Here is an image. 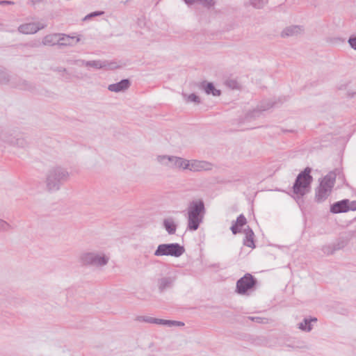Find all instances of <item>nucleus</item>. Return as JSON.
<instances>
[{"label":"nucleus","instance_id":"nucleus-17","mask_svg":"<svg viewBox=\"0 0 356 356\" xmlns=\"http://www.w3.org/2000/svg\"><path fill=\"white\" fill-rule=\"evenodd\" d=\"M59 46H74L80 41L79 37L59 33Z\"/></svg>","mask_w":356,"mask_h":356},{"label":"nucleus","instance_id":"nucleus-11","mask_svg":"<svg viewBox=\"0 0 356 356\" xmlns=\"http://www.w3.org/2000/svg\"><path fill=\"white\" fill-rule=\"evenodd\" d=\"M339 173L340 170L339 169H335L333 171H330L323 178L319 184V186L327 188L332 191L334 186L337 175V174L339 175Z\"/></svg>","mask_w":356,"mask_h":356},{"label":"nucleus","instance_id":"nucleus-47","mask_svg":"<svg viewBox=\"0 0 356 356\" xmlns=\"http://www.w3.org/2000/svg\"><path fill=\"white\" fill-rule=\"evenodd\" d=\"M26 82L24 81H23V84L21 85V86H17L18 88H19L20 89H26Z\"/></svg>","mask_w":356,"mask_h":356},{"label":"nucleus","instance_id":"nucleus-30","mask_svg":"<svg viewBox=\"0 0 356 356\" xmlns=\"http://www.w3.org/2000/svg\"><path fill=\"white\" fill-rule=\"evenodd\" d=\"M172 156H173L160 155L158 156L157 161L163 165H169L170 167Z\"/></svg>","mask_w":356,"mask_h":356},{"label":"nucleus","instance_id":"nucleus-36","mask_svg":"<svg viewBox=\"0 0 356 356\" xmlns=\"http://www.w3.org/2000/svg\"><path fill=\"white\" fill-rule=\"evenodd\" d=\"M136 320L140 322L153 323L154 318L147 316H138L136 317Z\"/></svg>","mask_w":356,"mask_h":356},{"label":"nucleus","instance_id":"nucleus-32","mask_svg":"<svg viewBox=\"0 0 356 356\" xmlns=\"http://www.w3.org/2000/svg\"><path fill=\"white\" fill-rule=\"evenodd\" d=\"M336 251L343 249L347 245V241L339 238L336 242L332 243Z\"/></svg>","mask_w":356,"mask_h":356},{"label":"nucleus","instance_id":"nucleus-38","mask_svg":"<svg viewBox=\"0 0 356 356\" xmlns=\"http://www.w3.org/2000/svg\"><path fill=\"white\" fill-rule=\"evenodd\" d=\"M227 86L232 89H238L239 83L234 79L228 80L227 81Z\"/></svg>","mask_w":356,"mask_h":356},{"label":"nucleus","instance_id":"nucleus-3","mask_svg":"<svg viewBox=\"0 0 356 356\" xmlns=\"http://www.w3.org/2000/svg\"><path fill=\"white\" fill-rule=\"evenodd\" d=\"M68 171L60 166L51 168L46 175V186L49 191H57L69 179Z\"/></svg>","mask_w":356,"mask_h":356},{"label":"nucleus","instance_id":"nucleus-27","mask_svg":"<svg viewBox=\"0 0 356 356\" xmlns=\"http://www.w3.org/2000/svg\"><path fill=\"white\" fill-rule=\"evenodd\" d=\"M287 346L293 349H309L308 346L305 341H294L291 343L287 344Z\"/></svg>","mask_w":356,"mask_h":356},{"label":"nucleus","instance_id":"nucleus-44","mask_svg":"<svg viewBox=\"0 0 356 356\" xmlns=\"http://www.w3.org/2000/svg\"><path fill=\"white\" fill-rule=\"evenodd\" d=\"M14 4V2L13 1H0V5H13Z\"/></svg>","mask_w":356,"mask_h":356},{"label":"nucleus","instance_id":"nucleus-26","mask_svg":"<svg viewBox=\"0 0 356 356\" xmlns=\"http://www.w3.org/2000/svg\"><path fill=\"white\" fill-rule=\"evenodd\" d=\"M186 5L191 6L195 3H200L204 6L210 8L215 4L214 0H182Z\"/></svg>","mask_w":356,"mask_h":356},{"label":"nucleus","instance_id":"nucleus-2","mask_svg":"<svg viewBox=\"0 0 356 356\" xmlns=\"http://www.w3.org/2000/svg\"><path fill=\"white\" fill-rule=\"evenodd\" d=\"M312 168H305L296 177L292 186L293 193L296 195L295 199H301L304 195L309 193L313 177L311 175Z\"/></svg>","mask_w":356,"mask_h":356},{"label":"nucleus","instance_id":"nucleus-10","mask_svg":"<svg viewBox=\"0 0 356 356\" xmlns=\"http://www.w3.org/2000/svg\"><path fill=\"white\" fill-rule=\"evenodd\" d=\"M176 276L163 277L158 280L157 286L160 293L171 289L174 287L176 282Z\"/></svg>","mask_w":356,"mask_h":356},{"label":"nucleus","instance_id":"nucleus-7","mask_svg":"<svg viewBox=\"0 0 356 356\" xmlns=\"http://www.w3.org/2000/svg\"><path fill=\"white\" fill-rule=\"evenodd\" d=\"M350 211H356V200L343 199L332 204L330 208L332 213H346Z\"/></svg>","mask_w":356,"mask_h":356},{"label":"nucleus","instance_id":"nucleus-24","mask_svg":"<svg viewBox=\"0 0 356 356\" xmlns=\"http://www.w3.org/2000/svg\"><path fill=\"white\" fill-rule=\"evenodd\" d=\"M59 33L47 35L42 40V44L49 46L59 45Z\"/></svg>","mask_w":356,"mask_h":356},{"label":"nucleus","instance_id":"nucleus-14","mask_svg":"<svg viewBox=\"0 0 356 356\" xmlns=\"http://www.w3.org/2000/svg\"><path fill=\"white\" fill-rule=\"evenodd\" d=\"M199 89L204 90L207 95L218 97L221 95L220 90L216 88L213 83L203 81L199 85Z\"/></svg>","mask_w":356,"mask_h":356},{"label":"nucleus","instance_id":"nucleus-42","mask_svg":"<svg viewBox=\"0 0 356 356\" xmlns=\"http://www.w3.org/2000/svg\"><path fill=\"white\" fill-rule=\"evenodd\" d=\"M84 63H87V60L79 59L74 61V63L78 65H85Z\"/></svg>","mask_w":356,"mask_h":356},{"label":"nucleus","instance_id":"nucleus-39","mask_svg":"<svg viewBox=\"0 0 356 356\" xmlns=\"http://www.w3.org/2000/svg\"><path fill=\"white\" fill-rule=\"evenodd\" d=\"M248 318L253 321V322H256V323H266V318H261V317H259V316H248Z\"/></svg>","mask_w":356,"mask_h":356},{"label":"nucleus","instance_id":"nucleus-8","mask_svg":"<svg viewBox=\"0 0 356 356\" xmlns=\"http://www.w3.org/2000/svg\"><path fill=\"white\" fill-rule=\"evenodd\" d=\"M0 141L7 143L14 146L25 147L27 145L26 140L23 138H16L12 136H8L6 133L0 131Z\"/></svg>","mask_w":356,"mask_h":356},{"label":"nucleus","instance_id":"nucleus-34","mask_svg":"<svg viewBox=\"0 0 356 356\" xmlns=\"http://www.w3.org/2000/svg\"><path fill=\"white\" fill-rule=\"evenodd\" d=\"M164 325H166L168 327L184 326V323L181 321H178L165 320Z\"/></svg>","mask_w":356,"mask_h":356},{"label":"nucleus","instance_id":"nucleus-20","mask_svg":"<svg viewBox=\"0 0 356 356\" xmlns=\"http://www.w3.org/2000/svg\"><path fill=\"white\" fill-rule=\"evenodd\" d=\"M331 191L321 186L316 189L315 201L318 203L324 202L330 195Z\"/></svg>","mask_w":356,"mask_h":356},{"label":"nucleus","instance_id":"nucleus-46","mask_svg":"<svg viewBox=\"0 0 356 356\" xmlns=\"http://www.w3.org/2000/svg\"><path fill=\"white\" fill-rule=\"evenodd\" d=\"M348 97L349 98H354L355 97H356V92H348Z\"/></svg>","mask_w":356,"mask_h":356},{"label":"nucleus","instance_id":"nucleus-45","mask_svg":"<svg viewBox=\"0 0 356 356\" xmlns=\"http://www.w3.org/2000/svg\"><path fill=\"white\" fill-rule=\"evenodd\" d=\"M55 71L58 72H65L67 71V70H66V68L63 67H56Z\"/></svg>","mask_w":356,"mask_h":356},{"label":"nucleus","instance_id":"nucleus-15","mask_svg":"<svg viewBox=\"0 0 356 356\" xmlns=\"http://www.w3.org/2000/svg\"><path fill=\"white\" fill-rule=\"evenodd\" d=\"M131 86V81L129 79H123L118 83L110 84L108 86V90L115 92H124Z\"/></svg>","mask_w":356,"mask_h":356},{"label":"nucleus","instance_id":"nucleus-28","mask_svg":"<svg viewBox=\"0 0 356 356\" xmlns=\"http://www.w3.org/2000/svg\"><path fill=\"white\" fill-rule=\"evenodd\" d=\"M250 4L257 9L263 8L268 2V0H249Z\"/></svg>","mask_w":356,"mask_h":356},{"label":"nucleus","instance_id":"nucleus-35","mask_svg":"<svg viewBox=\"0 0 356 356\" xmlns=\"http://www.w3.org/2000/svg\"><path fill=\"white\" fill-rule=\"evenodd\" d=\"M12 229V226L8 223L6 221L0 219V231L1 232H6L9 229Z\"/></svg>","mask_w":356,"mask_h":356},{"label":"nucleus","instance_id":"nucleus-21","mask_svg":"<svg viewBox=\"0 0 356 356\" xmlns=\"http://www.w3.org/2000/svg\"><path fill=\"white\" fill-rule=\"evenodd\" d=\"M189 160L173 156L170 164L171 168H177L182 170H188Z\"/></svg>","mask_w":356,"mask_h":356},{"label":"nucleus","instance_id":"nucleus-4","mask_svg":"<svg viewBox=\"0 0 356 356\" xmlns=\"http://www.w3.org/2000/svg\"><path fill=\"white\" fill-rule=\"evenodd\" d=\"M185 252L184 246L177 243H162L158 245L154 251L156 257L170 256L179 257Z\"/></svg>","mask_w":356,"mask_h":356},{"label":"nucleus","instance_id":"nucleus-33","mask_svg":"<svg viewBox=\"0 0 356 356\" xmlns=\"http://www.w3.org/2000/svg\"><path fill=\"white\" fill-rule=\"evenodd\" d=\"M321 250L326 255L333 254L336 252V250L334 249L332 243L323 245Z\"/></svg>","mask_w":356,"mask_h":356},{"label":"nucleus","instance_id":"nucleus-1","mask_svg":"<svg viewBox=\"0 0 356 356\" xmlns=\"http://www.w3.org/2000/svg\"><path fill=\"white\" fill-rule=\"evenodd\" d=\"M206 213L203 200L199 199L190 202L187 209V229L196 231L202 222Z\"/></svg>","mask_w":356,"mask_h":356},{"label":"nucleus","instance_id":"nucleus-19","mask_svg":"<svg viewBox=\"0 0 356 356\" xmlns=\"http://www.w3.org/2000/svg\"><path fill=\"white\" fill-rule=\"evenodd\" d=\"M247 223V220L243 214H240L236 221L232 224L230 229L233 234L241 232L242 227Z\"/></svg>","mask_w":356,"mask_h":356},{"label":"nucleus","instance_id":"nucleus-6","mask_svg":"<svg viewBox=\"0 0 356 356\" xmlns=\"http://www.w3.org/2000/svg\"><path fill=\"white\" fill-rule=\"evenodd\" d=\"M81 260L84 265L102 266L108 263V257L95 252H86L81 255Z\"/></svg>","mask_w":356,"mask_h":356},{"label":"nucleus","instance_id":"nucleus-22","mask_svg":"<svg viewBox=\"0 0 356 356\" xmlns=\"http://www.w3.org/2000/svg\"><path fill=\"white\" fill-rule=\"evenodd\" d=\"M302 31V28L300 26L293 25L286 27L281 33L282 38L297 35Z\"/></svg>","mask_w":356,"mask_h":356},{"label":"nucleus","instance_id":"nucleus-12","mask_svg":"<svg viewBox=\"0 0 356 356\" xmlns=\"http://www.w3.org/2000/svg\"><path fill=\"white\" fill-rule=\"evenodd\" d=\"M44 25L39 22H30L21 24L18 27V31L23 34H34L44 28Z\"/></svg>","mask_w":356,"mask_h":356},{"label":"nucleus","instance_id":"nucleus-25","mask_svg":"<svg viewBox=\"0 0 356 356\" xmlns=\"http://www.w3.org/2000/svg\"><path fill=\"white\" fill-rule=\"evenodd\" d=\"M163 225L166 232L169 234H174L177 229V225L172 218H166L163 220Z\"/></svg>","mask_w":356,"mask_h":356},{"label":"nucleus","instance_id":"nucleus-31","mask_svg":"<svg viewBox=\"0 0 356 356\" xmlns=\"http://www.w3.org/2000/svg\"><path fill=\"white\" fill-rule=\"evenodd\" d=\"M183 96L188 102H195L196 104L200 103V98L198 95L195 93H191L188 95L183 94Z\"/></svg>","mask_w":356,"mask_h":356},{"label":"nucleus","instance_id":"nucleus-9","mask_svg":"<svg viewBox=\"0 0 356 356\" xmlns=\"http://www.w3.org/2000/svg\"><path fill=\"white\" fill-rule=\"evenodd\" d=\"M211 169L212 164L206 161L191 160L188 166V170L192 172L208 171Z\"/></svg>","mask_w":356,"mask_h":356},{"label":"nucleus","instance_id":"nucleus-5","mask_svg":"<svg viewBox=\"0 0 356 356\" xmlns=\"http://www.w3.org/2000/svg\"><path fill=\"white\" fill-rule=\"evenodd\" d=\"M257 279L250 273L245 274L236 282V292L240 295L248 294V291L255 288Z\"/></svg>","mask_w":356,"mask_h":356},{"label":"nucleus","instance_id":"nucleus-16","mask_svg":"<svg viewBox=\"0 0 356 356\" xmlns=\"http://www.w3.org/2000/svg\"><path fill=\"white\" fill-rule=\"evenodd\" d=\"M275 104V102H272L269 100H264L260 102V104L257 106L256 109H254L250 113H248V116L251 118H257L259 117L261 112L268 110L272 108Z\"/></svg>","mask_w":356,"mask_h":356},{"label":"nucleus","instance_id":"nucleus-43","mask_svg":"<svg viewBox=\"0 0 356 356\" xmlns=\"http://www.w3.org/2000/svg\"><path fill=\"white\" fill-rule=\"evenodd\" d=\"M42 0H30L28 1V4L35 6L36 4L42 2Z\"/></svg>","mask_w":356,"mask_h":356},{"label":"nucleus","instance_id":"nucleus-41","mask_svg":"<svg viewBox=\"0 0 356 356\" xmlns=\"http://www.w3.org/2000/svg\"><path fill=\"white\" fill-rule=\"evenodd\" d=\"M165 319H160V318H154L153 323L158 324V325H164Z\"/></svg>","mask_w":356,"mask_h":356},{"label":"nucleus","instance_id":"nucleus-13","mask_svg":"<svg viewBox=\"0 0 356 356\" xmlns=\"http://www.w3.org/2000/svg\"><path fill=\"white\" fill-rule=\"evenodd\" d=\"M85 66L92 67L95 69H109L113 70L117 67L115 63H110L108 60H88L87 63H84Z\"/></svg>","mask_w":356,"mask_h":356},{"label":"nucleus","instance_id":"nucleus-23","mask_svg":"<svg viewBox=\"0 0 356 356\" xmlns=\"http://www.w3.org/2000/svg\"><path fill=\"white\" fill-rule=\"evenodd\" d=\"M318 320L316 317H312L309 318H305L303 321L298 323V327L304 332H310L312 328L313 325H312V322H316Z\"/></svg>","mask_w":356,"mask_h":356},{"label":"nucleus","instance_id":"nucleus-29","mask_svg":"<svg viewBox=\"0 0 356 356\" xmlns=\"http://www.w3.org/2000/svg\"><path fill=\"white\" fill-rule=\"evenodd\" d=\"M10 81V76L6 70L0 67V83L6 84Z\"/></svg>","mask_w":356,"mask_h":356},{"label":"nucleus","instance_id":"nucleus-40","mask_svg":"<svg viewBox=\"0 0 356 356\" xmlns=\"http://www.w3.org/2000/svg\"><path fill=\"white\" fill-rule=\"evenodd\" d=\"M348 42L352 49L356 50V35H351L348 38Z\"/></svg>","mask_w":356,"mask_h":356},{"label":"nucleus","instance_id":"nucleus-37","mask_svg":"<svg viewBox=\"0 0 356 356\" xmlns=\"http://www.w3.org/2000/svg\"><path fill=\"white\" fill-rule=\"evenodd\" d=\"M103 14H104L103 11L92 12V13H89L88 15H87L86 16H85V17L83 18V20L86 21V20L90 19L92 17L100 16Z\"/></svg>","mask_w":356,"mask_h":356},{"label":"nucleus","instance_id":"nucleus-18","mask_svg":"<svg viewBox=\"0 0 356 356\" xmlns=\"http://www.w3.org/2000/svg\"><path fill=\"white\" fill-rule=\"evenodd\" d=\"M243 233L245 234V238L243 239V245L251 248H254V234L252 229L249 226H248L246 228L243 229Z\"/></svg>","mask_w":356,"mask_h":356}]
</instances>
